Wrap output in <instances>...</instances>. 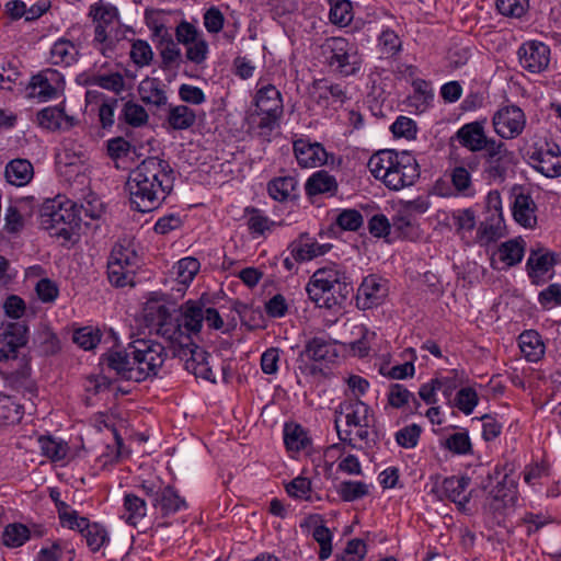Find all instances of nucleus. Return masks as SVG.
Instances as JSON below:
<instances>
[{"instance_id":"obj_6","label":"nucleus","mask_w":561,"mask_h":561,"mask_svg":"<svg viewBox=\"0 0 561 561\" xmlns=\"http://www.w3.org/2000/svg\"><path fill=\"white\" fill-rule=\"evenodd\" d=\"M133 365L137 369L130 371L133 381L140 382L149 377L157 376L159 369L167 359L165 347L153 340L138 339L131 342Z\"/></svg>"},{"instance_id":"obj_46","label":"nucleus","mask_w":561,"mask_h":561,"mask_svg":"<svg viewBox=\"0 0 561 561\" xmlns=\"http://www.w3.org/2000/svg\"><path fill=\"white\" fill-rule=\"evenodd\" d=\"M330 12L329 19L330 22L339 25L346 26L353 20V7L352 2L348 0H329Z\"/></svg>"},{"instance_id":"obj_18","label":"nucleus","mask_w":561,"mask_h":561,"mask_svg":"<svg viewBox=\"0 0 561 561\" xmlns=\"http://www.w3.org/2000/svg\"><path fill=\"white\" fill-rule=\"evenodd\" d=\"M458 142L471 152H481L494 138L488 137L484 129V121H474L461 126L456 135Z\"/></svg>"},{"instance_id":"obj_23","label":"nucleus","mask_w":561,"mask_h":561,"mask_svg":"<svg viewBox=\"0 0 561 561\" xmlns=\"http://www.w3.org/2000/svg\"><path fill=\"white\" fill-rule=\"evenodd\" d=\"M330 248L331 245L320 244L312 241L307 233H302L297 240H294L289 244L288 250L290 251L294 261L306 262L320 255H324Z\"/></svg>"},{"instance_id":"obj_3","label":"nucleus","mask_w":561,"mask_h":561,"mask_svg":"<svg viewBox=\"0 0 561 561\" xmlns=\"http://www.w3.org/2000/svg\"><path fill=\"white\" fill-rule=\"evenodd\" d=\"M353 289L350 277L336 266L318 268L306 286L309 299L319 308L325 309L341 307Z\"/></svg>"},{"instance_id":"obj_57","label":"nucleus","mask_w":561,"mask_h":561,"mask_svg":"<svg viewBox=\"0 0 561 561\" xmlns=\"http://www.w3.org/2000/svg\"><path fill=\"white\" fill-rule=\"evenodd\" d=\"M39 445L43 455L53 461H59L67 455L68 447L62 442H57L50 437H41Z\"/></svg>"},{"instance_id":"obj_22","label":"nucleus","mask_w":561,"mask_h":561,"mask_svg":"<svg viewBox=\"0 0 561 561\" xmlns=\"http://www.w3.org/2000/svg\"><path fill=\"white\" fill-rule=\"evenodd\" d=\"M294 153L298 164L302 168L320 167L328 160V153L321 144H311L305 139L294 141Z\"/></svg>"},{"instance_id":"obj_47","label":"nucleus","mask_w":561,"mask_h":561,"mask_svg":"<svg viewBox=\"0 0 561 561\" xmlns=\"http://www.w3.org/2000/svg\"><path fill=\"white\" fill-rule=\"evenodd\" d=\"M30 529L21 523H12L4 527L2 542L9 548H18L30 538Z\"/></svg>"},{"instance_id":"obj_50","label":"nucleus","mask_w":561,"mask_h":561,"mask_svg":"<svg viewBox=\"0 0 561 561\" xmlns=\"http://www.w3.org/2000/svg\"><path fill=\"white\" fill-rule=\"evenodd\" d=\"M201 264L195 257H184L174 266L176 280L182 285H188L198 273Z\"/></svg>"},{"instance_id":"obj_17","label":"nucleus","mask_w":561,"mask_h":561,"mask_svg":"<svg viewBox=\"0 0 561 561\" xmlns=\"http://www.w3.org/2000/svg\"><path fill=\"white\" fill-rule=\"evenodd\" d=\"M131 343L124 350H110L101 356V365L104 369L113 371L118 378L124 380H131L130 371L136 370V365H133L134 354H131Z\"/></svg>"},{"instance_id":"obj_4","label":"nucleus","mask_w":561,"mask_h":561,"mask_svg":"<svg viewBox=\"0 0 561 561\" xmlns=\"http://www.w3.org/2000/svg\"><path fill=\"white\" fill-rule=\"evenodd\" d=\"M254 107L247 117L248 125L255 129L260 137L268 139L272 131L279 127L284 114L280 92L273 84L259 88L254 95Z\"/></svg>"},{"instance_id":"obj_48","label":"nucleus","mask_w":561,"mask_h":561,"mask_svg":"<svg viewBox=\"0 0 561 561\" xmlns=\"http://www.w3.org/2000/svg\"><path fill=\"white\" fill-rule=\"evenodd\" d=\"M245 213L249 215L248 218V229L251 234L262 236L265 231L271 230V228L275 225L267 216L263 215V213L254 207H247Z\"/></svg>"},{"instance_id":"obj_51","label":"nucleus","mask_w":561,"mask_h":561,"mask_svg":"<svg viewBox=\"0 0 561 561\" xmlns=\"http://www.w3.org/2000/svg\"><path fill=\"white\" fill-rule=\"evenodd\" d=\"M89 83L113 91L117 94L122 92L125 87L124 78L119 72L111 75H94L90 78Z\"/></svg>"},{"instance_id":"obj_62","label":"nucleus","mask_w":561,"mask_h":561,"mask_svg":"<svg viewBox=\"0 0 561 561\" xmlns=\"http://www.w3.org/2000/svg\"><path fill=\"white\" fill-rule=\"evenodd\" d=\"M335 224L343 230L356 231L363 225V216L356 209H344L337 215Z\"/></svg>"},{"instance_id":"obj_28","label":"nucleus","mask_w":561,"mask_h":561,"mask_svg":"<svg viewBox=\"0 0 561 561\" xmlns=\"http://www.w3.org/2000/svg\"><path fill=\"white\" fill-rule=\"evenodd\" d=\"M469 484L470 478L468 477H449L444 479L442 491L446 499L457 504L459 508L463 510L471 495L470 493H466Z\"/></svg>"},{"instance_id":"obj_39","label":"nucleus","mask_w":561,"mask_h":561,"mask_svg":"<svg viewBox=\"0 0 561 561\" xmlns=\"http://www.w3.org/2000/svg\"><path fill=\"white\" fill-rule=\"evenodd\" d=\"M61 216L64 215V202L53 199L46 202L41 208V226L43 229L56 232L60 226Z\"/></svg>"},{"instance_id":"obj_35","label":"nucleus","mask_w":561,"mask_h":561,"mask_svg":"<svg viewBox=\"0 0 561 561\" xmlns=\"http://www.w3.org/2000/svg\"><path fill=\"white\" fill-rule=\"evenodd\" d=\"M519 347L525 357L530 362L539 360L545 354V344L538 332L534 330L524 331L519 337Z\"/></svg>"},{"instance_id":"obj_9","label":"nucleus","mask_w":561,"mask_h":561,"mask_svg":"<svg viewBox=\"0 0 561 561\" xmlns=\"http://www.w3.org/2000/svg\"><path fill=\"white\" fill-rule=\"evenodd\" d=\"M174 357L184 360V367L196 378H203L207 381L215 382V373L208 363L209 354L196 345L192 336H184V340L171 343Z\"/></svg>"},{"instance_id":"obj_53","label":"nucleus","mask_w":561,"mask_h":561,"mask_svg":"<svg viewBox=\"0 0 561 561\" xmlns=\"http://www.w3.org/2000/svg\"><path fill=\"white\" fill-rule=\"evenodd\" d=\"M412 399L415 408L420 407V402L416 400L414 394L410 392L401 383H392L388 392V402L392 408L400 409L405 405L409 400Z\"/></svg>"},{"instance_id":"obj_7","label":"nucleus","mask_w":561,"mask_h":561,"mask_svg":"<svg viewBox=\"0 0 561 561\" xmlns=\"http://www.w3.org/2000/svg\"><path fill=\"white\" fill-rule=\"evenodd\" d=\"M339 356L335 343L324 336H314L306 341L297 357V370L304 376H318L323 369L313 363H333Z\"/></svg>"},{"instance_id":"obj_16","label":"nucleus","mask_w":561,"mask_h":561,"mask_svg":"<svg viewBox=\"0 0 561 561\" xmlns=\"http://www.w3.org/2000/svg\"><path fill=\"white\" fill-rule=\"evenodd\" d=\"M517 54L520 66L531 73L546 70L550 62V48L541 42H526L518 48Z\"/></svg>"},{"instance_id":"obj_21","label":"nucleus","mask_w":561,"mask_h":561,"mask_svg":"<svg viewBox=\"0 0 561 561\" xmlns=\"http://www.w3.org/2000/svg\"><path fill=\"white\" fill-rule=\"evenodd\" d=\"M88 16L95 23V41L105 39V31L118 19L117 8L104 0H99L89 7Z\"/></svg>"},{"instance_id":"obj_54","label":"nucleus","mask_w":561,"mask_h":561,"mask_svg":"<svg viewBox=\"0 0 561 561\" xmlns=\"http://www.w3.org/2000/svg\"><path fill=\"white\" fill-rule=\"evenodd\" d=\"M129 55L138 67L149 66L153 59L151 46L144 39H135L133 42Z\"/></svg>"},{"instance_id":"obj_45","label":"nucleus","mask_w":561,"mask_h":561,"mask_svg":"<svg viewBox=\"0 0 561 561\" xmlns=\"http://www.w3.org/2000/svg\"><path fill=\"white\" fill-rule=\"evenodd\" d=\"M118 119L137 128L145 126L148 123L149 115L140 104L127 101L122 108Z\"/></svg>"},{"instance_id":"obj_14","label":"nucleus","mask_w":561,"mask_h":561,"mask_svg":"<svg viewBox=\"0 0 561 561\" xmlns=\"http://www.w3.org/2000/svg\"><path fill=\"white\" fill-rule=\"evenodd\" d=\"M495 133L503 139L518 137L526 125L523 110L516 105H505L499 108L492 118Z\"/></svg>"},{"instance_id":"obj_34","label":"nucleus","mask_w":561,"mask_h":561,"mask_svg":"<svg viewBox=\"0 0 561 561\" xmlns=\"http://www.w3.org/2000/svg\"><path fill=\"white\" fill-rule=\"evenodd\" d=\"M167 122L174 130H185L196 123V113L187 105H170Z\"/></svg>"},{"instance_id":"obj_41","label":"nucleus","mask_w":561,"mask_h":561,"mask_svg":"<svg viewBox=\"0 0 561 561\" xmlns=\"http://www.w3.org/2000/svg\"><path fill=\"white\" fill-rule=\"evenodd\" d=\"M297 187V180L293 176H280L271 180L267 184L268 195L278 202L287 201Z\"/></svg>"},{"instance_id":"obj_33","label":"nucleus","mask_w":561,"mask_h":561,"mask_svg":"<svg viewBox=\"0 0 561 561\" xmlns=\"http://www.w3.org/2000/svg\"><path fill=\"white\" fill-rule=\"evenodd\" d=\"M153 506L159 507L162 516L175 514L186 507V502L172 485L162 488L159 496L153 500Z\"/></svg>"},{"instance_id":"obj_58","label":"nucleus","mask_w":561,"mask_h":561,"mask_svg":"<svg viewBox=\"0 0 561 561\" xmlns=\"http://www.w3.org/2000/svg\"><path fill=\"white\" fill-rule=\"evenodd\" d=\"M175 41L182 45H191L203 36L201 31L191 22L182 20L175 27Z\"/></svg>"},{"instance_id":"obj_43","label":"nucleus","mask_w":561,"mask_h":561,"mask_svg":"<svg viewBox=\"0 0 561 561\" xmlns=\"http://www.w3.org/2000/svg\"><path fill=\"white\" fill-rule=\"evenodd\" d=\"M396 150H381L373 154L368 161V169L371 174L385 183L393 163Z\"/></svg>"},{"instance_id":"obj_29","label":"nucleus","mask_w":561,"mask_h":561,"mask_svg":"<svg viewBox=\"0 0 561 561\" xmlns=\"http://www.w3.org/2000/svg\"><path fill=\"white\" fill-rule=\"evenodd\" d=\"M4 175L8 183L24 186L33 179L34 168L26 159H13L7 164Z\"/></svg>"},{"instance_id":"obj_42","label":"nucleus","mask_w":561,"mask_h":561,"mask_svg":"<svg viewBox=\"0 0 561 561\" xmlns=\"http://www.w3.org/2000/svg\"><path fill=\"white\" fill-rule=\"evenodd\" d=\"M284 443L291 451H300L310 445L307 432L299 424H286L284 427Z\"/></svg>"},{"instance_id":"obj_55","label":"nucleus","mask_w":561,"mask_h":561,"mask_svg":"<svg viewBox=\"0 0 561 561\" xmlns=\"http://www.w3.org/2000/svg\"><path fill=\"white\" fill-rule=\"evenodd\" d=\"M226 18L220 9L211 5L203 13V24L209 34H218L225 26Z\"/></svg>"},{"instance_id":"obj_36","label":"nucleus","mask_w":561,"mask_h":561,"mask_svg":"<svg viewBox=\"0 0 561 561\" xmlns=\"http://www.w3.org/2000/svg\"><path fill=\"white\" fill-rule=\"evenodd\" d=\"M124 515L126 523L131 526L139 525L147 515V504L144 499L134 494L126 493L124 496Z\"/></svg>"},{"instance_id":"obj_24","label":"nucleus","mask_w":561,"mask_h":561,"mask_svg":"<svg viewBox=\"0 0 561 561\" xmlns=\"http://www.w3.org/2000/svg\"><path fill=\"white\" fill-rule=\"evenodd\" d=\"M80 57V44L66 37L58 38L49 51L50 62L54 66L70 67Z\"/></svg>"},{"instance_id":"obj_1","label":"nucleus","mask_w":561,"mask_h":561,"mask_svg":"<svg viewBox=\"0 0 561 561\" xmlns=\"http://www.w3.org/2000/svg\"><path fill=\"white\" fill-rule=\"evenodd\" d=\"M174 171L159 157H148L129 172L125 188L134 210L148 213L157 209L172 192Z\"/></svg>"},{"instance_id":"obj_60","label":"nucleus","mask_w":561,"mask_h":561,"mask_svg":"<svg viewBox=\"0 0 561 561\" xmlns=\"http://www.w3.org/2000/svg\"><path fill=\"white\" fill-rule=\"evenodd\" d=\"M448 450L458 455H466L471 453L472 445L469 438L468 433L466 432H457L451 434L446 440L444 445Z\"/></svg>"},{"instance_id":"obj_2","label":"nucleus","mask_w":561,"mask_h":561,"mask_svg":"<svg viewBox=\"0 0 561 561\" xmlns=\"http://www.w3.org/2000/svg\"><path fill=\"white\" fill-rule=\"evenodd\" d=\"M144 320L150 331H154L170 343L201 332L204 321V305L199 300H187L179 308L158 302H148L144 309Z\"/></svg>"},{"instance_id":"obj_38","label":"nucleus","mask_w":561,"mask_h":561,"mask_svg":"<svg viewBox=\"0 0 561 561\" xmlns=\"http://www.w3.org/2000/svg\"><path fill=\"white\" fill-rule=\"evenodd\" d=\"M7 382L16 392H21L23 397H27L32 400L37 394V387L34 380L31 378V369L25 366L21 370L11 373L7 377Z\"/></svg>"},{"instance_id":"obj_11","label":"nucleus","mask_w":561,"mask_h":561,"mask_svg":"<svg viewBox=\"0 0 561 561\" xmlns=\"http://www.w3.org/2000/svg\"><path fill=\"white\" fill-rule=\"evenodd\" d=\"M528 163L547 178L561 175V150L558 144L539 138L527 148Z\"/></svg>"},{"instance_id":"obj_12","label":"nucleus","mask_w":561,"mask_h":561,"mask_svg":"<svg viewBox=\"0 0 561 561\" xmlns=\"http://www.w3.org/2000/svg\"><path fill=\"white\" fill-rule=\"evenodd\" d=\"M513 159L514 152L508 150L502 140L491 141L490 146L482 150L480 154L484 179L503 181Z\"/></svg>"},{"instance_id":"obj_56","label":"nucleus","mask_w":561,"mask_h":561,"mask_svg":"<svg viewBox=\"0 0 561 561\" xmlns=\"http://www.w3.org/2000/svg\"><path fill=\"white\" fill-rule=\"evenodd\" d=\"M73 342L85 351L94 348L101 341L100 330L91 327L78 329L73 333Z\"/></svg>"},{"instance_id":"obj_19","label":"nucleus","mask_w":561,"mask_h":561,"mask_svg":"<svg viewBox=\"0 0 561 561\" xmlns=\"http://www.w3.org/2000/svg\"><path fill=\"white\" fill-rule=\"evenodd\" d=\"M387 296L386 284L376 275L365 277L356 294V306L367 310L380 305Z\"/></svg>"},{"instance_id":"obj_15","label":"nucleus","mask_w":561,"mask_h":561,"mask_svg":"<svg viewBox=\"0 0 561 561\" xmlns=\"http://www.w3.org/2000/svg\"><path fill=\"white\" fill-rule=\"evenodd\" d=\"M64 89V79L55 69H46L31 78L27 85L30 96L41 101L55 99Z\"/></svg>"},{"instance_id":"obj_8","label":"nucleus","mask_w":561,"mask_h":561,"mask_svg":"<svg viewBox=\"0 0 561 561\" xmlns=\"http://www.w3.org/2000/svg\"><path fill=\"white\" fill-rule=\"evenodd\" d=\"M140 257L129 245L117 243L107 261V278L116 287L134 286Z\"/></svg>"},{"instance_id":"obj_26","label":"nucleus","mask_w":561,"mask_h":561,"mask_svg":"<svg viewBox=\"0 0 561 561\" xmlns=\"http://www.w3.org/2000/svg\"><path fill=\"white\" fill-rule=\"evenodd\" d=\"M37 123L48 130L69 129L76 125L72 116L65 113L61 106H48L37 113Z\"/></svg>"},{"instance_id":"obj_30","label":"nucleus","mask_w":561,"mask_h":561,"mask_svg":"<svg viewBox=\"0 0 561 561\" xmlns=\"http://www.w3.org/2000/svg\"><path fill=\"white\" fill-rule=\"evenodd\" d=\"M536 209L537 206L529 195L518 194L515 197L513 216L519 225L533 228L537 224Z\"/></svg>"},{"instance_id":"obj_63","label":"nucleus","mask_w":561,"mask_h":561,"mask_svg":"<svg viewBox=\"0 0 561 561\" xmlns=\"http://www.w3.org/2000/svg\"><path fill=\"white\" fill-rule=\"evenodd\" d=\"M185 57L188 61L201 65L207 59L209 47L204 36L193 42L191 45H185Z\"/></svg>"},{"instance_id":"obj_10","label":"nucleus","mask_w":561,"mask_h":561,"mask_svg":"<svg viewBox=\"0 0 561 561\" xmlns=\"http://www.w3.org/2000/svg\"><path fill=\"white\" fill-rule=\"evenodd\" d=\"M325 48L330 55L327 64L330 69L343 77L355 75L362 66V57L356 46L343 37L328 39Z\"/></svg>"},{"instance_id":"obj_5","label":"nucleus","mask_w":561,"mask_h":561,"mask_svg":"<svg viewBox=\"0 0 561 561\" xmlns=\"http://www.w3.org/2000/svg\"><path fill=\"white\" fill-rule=\"evenodd\" d=\"M373 411L360 399H346L334 410V428L341 443L356 448L351 427L370 426Z\"/></svg>"},{"instance_id":"obj_40","label":"nucleus","mask_w":561,"mask_h":561,"mask_svg":"<svg viewBox=\"0 0 561 561\" xmlns=\"http://www.w3.org/2000/svg\"><path fill=\"white\" fill-rule=\"evenodd\" d=\"M24 407L18 403L13 397L0 394V424L12 425L22 420Z\"/></svg>"},{"instance_id":"obj_31","label":"nucleus","mask_w":561,"mask_h":561,"mask_svg":"<svg viewBox=\"0 0 561 561\" xmlns=\"http://www.w3.org/2000/svg\"><path fill=\"white\" fill-rule=\"evenodd\" d=\"M306 194L316 196L329 193L334 195L337 191V182L328 171L320 170L314 172L305 184Z\"/></svg>"},{"instance_id":"obj_37","label":"nucleus","mask_w":561,"mask_h":561,"mask_svg":"<svg viewBox=\"0 0 561 561\" xmlns=\"http://www.w3.org/2000/svg\"><path fill=\"white\" fill-rule=\"evenodd\" d=\"M81 524L80 533L85 538L88 547L92 552L99 551L108 541L105 527L99 523H90L87 517H82Z\"/></svg>"},{"instance_id":"obj_13","label":"nucleus","mask_w":561,"mask_h":561,"mask_svg":"<svg viewBox=\"0 0 561 561\" xmlns=\"http://www.w3.org/2000/svg\"><path fill=\"white\" fill-rule=\"evenodd\" d=\"M385 185L393 191L413 185L420 178V165L409 151H396Z\"/></svg>"},{"instance_id":"obj_27","label":"nucleus","mask_w":561,"mask_h":561,"mask_svg":"<svg viewBox=\"0 0 561 561\" xmlns=\"http://www.w3.org/2000/svg\"><path fill=\"white\" fill-rule=\"evenodd\" d=\"M311 96L318 104L344 103L347 99L345 89L339 83H329L327 80L314 81Z\"/></svg>"},{"instance_id":"obj_25","label":"nucleus","mask_w":561,"mask_h":561,"mask_svg":"<svg viewBox=\"0 0 561 561\" xmlns=\"http://www.w3.org/2000/svg\"><path fill=\"white\" fill-rule=\"evenodd\" d=\"M64 215L61 216L60 226L57 227L56 232L51 236L62 238L65 241H70L75 234H79L81 229V217L78 214V205L72 201L64 202Z\"/></svg>"},{"instance_id":"obj_64","label":"nucleus","mask_w":561,"mask_h":561,"mask_svg":"<svg viewBox=\"0 0 561 561\" xmlns=\"http://www.w3.org/2000/svg\"><path fill=\"white\" fill-rule=\"evenodd\" d=\"M538 300L543 309L561 306V285L551 284L540 291Z\"/></svg>"},{"instance_id":"obj_61","label":"nucleus","mask_w":561,"mask_h":561,"mask_svg":"<svg viewBox=\"0 0 561 561\" xmlns=\"http://www.w3.org/2000/svg\"><path fill=\"white\" fill-rule=\"evenodd\" d=\"M367 553V546L364 540L354 538L350 540L340 558L334 561H363Z\"/></svg>"},{"instance_id":"obj_44","label":"nucleus","mask_w":561,"mask_h":561,"mask_svg":"<svg viewBox=\"0 0 561 561\" xmlns=\"http://www.w3.org/2000/svg\"><path fill=\"white\" fill-rule=\"evenodd\" d=\"M179 43L172 38L168 42H164L160 45H157V49L159 50V55L161 58V68L163 70H169L175 67H179L182 62V51L179 47Z\"/></svg>"},{"instance_id":"obj_20","label":"nucleus","mask_w":561,"mask_h":561,"mask_svg":"<svg viewBox=\"0 0 561 561\" xmlns=\"http://www.w3.org/2000/svg\"><path fill=\"white\" fill-rule=\"evenodd\" d=\"M27 327L24 322H10L2 333L4 346L0 348V362L14 359L18 350L27 343Z\"/></svg>"},{"instance_id":"obj_49","label":"nucleus","mask_w":561,"mask_h":561,"mask_svg":"<svg viewBox=\"0 0 561 561\" xmlns=\"http://www.w3.org/2000/svg\"><path fill=\"white\" fill-rule=\"evenodd\" d=\"M369 486L362 481H343L337 488V494L345 502H354L368 495Z\"/></svg>"},{"instance_id":"obj_32","label":"nucleus","mask_w":561,"mask_h":561,"mask_svg":"<svg viewBox=\"0 0 561 561\" xmlns=\"http://www.w3.org/2000/svg\"><path fill=\"white\" fill-rule=\"evenodd\" d=\"M138 93L144 103L160 107L165 105L168 96L157 78H146L138 85Z\"/></svg>"},{"instance_id":"obj_52","label":"nucleus","mask_w":561,"mask_h":561,"mask_svg":"<svg viewBox=\"0 0 561 561\" xmlns=\"http://www.w3.org/2000/svg\"><path fill=\"white\" fill-rule=\"evenodd\" d=\"M499 259L507 266H513L519 263L524 255V248L519 242L510 240L503 243L497 250Z\"/></svg>"},{"instance_id":"obj_59","label":"nucleus","mask_w":561,"mask_h":561,"mask_svg":"<svg viewBox=\"0 0 561 561\" xmlns=\"http://www.w3.org/2000/svg\"><path fill=\"white\" fill-rule=\"evenodd\" d=\"M478 402V393L471 387L461 388L455 398L456 407L467 415L472 413Z\"/></svg>"}]
</instances>
